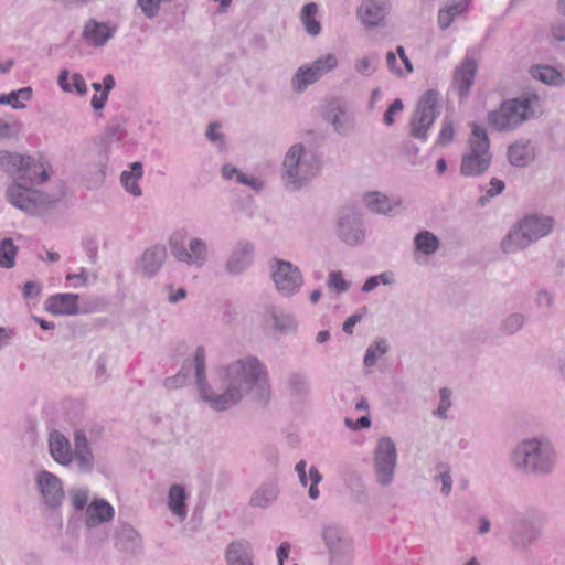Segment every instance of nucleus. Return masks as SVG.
<instances>
[{
  "label": "nucleus",
  "mask_w": 565,
  "mask_h": 565,
  "mask_svg": "<svg viewBox=\"0 0 565 565\" xmlns=\"http://www.w3.org/2000/svg\"><path fill=\"white\" fill-rule=\"evenodd\" d=\"M509 162L519 168L529 166L535 158V148L530 140H519L508 148Z\"/></svg>",
  "instance_id": "c85d7f7f"
},
{
  "label": "nucleus",
  "mask_w": 565,
  "mask_h": 565,
  "mask_svg": "<svg viewBox=\"0 0 565 565\" xmlns=\"http://www.w3.org/2000/svg\"><path fill=\"white\" fill-rule=\"evenodd\" d=\"M440 114L439 94L429 89L419 98L409 121V134L416 139L427 140L428 130Z\"/></svg>",
  "instance_id": "9d476101"
},
{
  "label": "nucleus",
  "mask_w": 565,
  "mask_h": 565,
  "mask_svg": "<svg viewBox=\"0 0 565 565\" xmlns=\"http://www.w3.org/2000/svg\"><path fill=\"white\" fill-rule=\"evenodd\" d=\"M404 109V105L402 99L396 98L391 106L387 108V110L384 113L383 121L387 126H392L395 122L394 116L397 114H401Z\"/></svg>",
  "instance_id": "5fc2aeb1"
},
{
  "label": "nucleus",
  "mask_w": 565,
  "mask_h": 565,
  "mask_svg": "<svg viewBox=\"0 0 565 565\" xmlns=\"http://www.w3.org/2000/svg\"><path fill=\"white\" fill-rule=\"evenodd\" d=\"M22 129V124L19 121L8 122L0 119V139H11L17 137Z\"/></svg>",
  "instance_id": "603ef678"
},
{
  "label": "nucleus",
  "mask_w": 565,
  "mask_h": 565,
  "mask_svg": "<svg viewBox=\"0 0 565 565\" xmlns=\"http://www.w3.org/2000/svg\"><path fill=\"white\" fill-rule=\"evenodd\" d=\"M115 510L105 499L93 500L84 513V522L88 527H95L99 524L109 522L114 519Z\"/></svg>",
  "instance_id": "5701e85b"
},
{
  "label": "nucleus",
  "mask_w": 565,
  "mask_h": 565,
  "mask_svg": "<svg viewBox=\"0 0 565 565\" xmlns=\"http://www.w3.org/2000/svg\"><path fill=\"white\" fill-rule=\"evenodd\" d=\"M41 291V287L34 281H28L23 286V296L25 298H34Z\"/></svg>",
  "instance_id": "338daca9"
},
{
  "label": "nucleus",
  "mask_w": 565,
  "mask_h": 565,
  "mask_svg": "<svg viewBox=\"0 0 565 565\" xmlns=\"http://www.w3.org/2000/svg\"><path fill=\"white\" fill-rule=\"evenodd\" d=\"M287 387L295 397L302 398L310 393L308 375L302 372H294L287 377Z\"/></svg>",
  "instance_id": "ea45409f"
},
{
  "label": "nucleus",
  "mask_w": 565,
  "mask_h": 565,
  "mask_svg": "<svg viewBox=\"0 0 565 565\" xmlns=\"http://www.w3.org/2000/svg\"><path fill=\"white\" fill-rule=\"evenodd\" d=\"M535 305L539 308L545 307L551 309L554 306V295L547 289H540L535 295Z\"/></svg>",
  "instance_id": "052dcab7"
},
{
  "label": "nucleus",
  "mask_w": 565,
  "mask_h": 565,
  "mask_svg": "<svg viewBox=\"0 0 565 565\" xmlns=\"http://www.w3.org/2000/svg\"><path fill=\"white\" fill-rule=\"evenodd\" d=\"M107 99V92H103L100 95H94L90 100L92 107L96 111L102 110L105 107Z\"/></svg>",
  "instance_id": "774afa93"
},
{
  "label": "nucleus",
  "mask_w": 565,
  "mask_h": 565,
  "mask_svg": "<svg viewBox=\"0 0 565 565\" xmlns=\"http://www.w3.org/2000/svg\"><path fill=\"white\" fill-rule=\"evenodd\" d=\"M387 352V345L385 340L381 339L372 343L365 352L364 364L366 366H373L376 364L379 359Z\"/></svg>",
  "instance_id": "49530a36"
},
{
  "label": "nucleus",
  "mask_w": 565,
  "mask_h": 565,
  "mask_svg": "<svg viewBox=\"0 0 565 565\" xmlns=\"http://www.w3.org/2000/svg\"><path fill=\"white\" fill-rule=\"evenodd\" d=\"M530 74L546 85L561 86L565 82L562 73L548 65H534L530 68Z\"/></svg>",
  "instance_id": "c9c22d12"
},
{
  "label": "nucleus",
  "mask_w": 565,
  "mask_h": 565,
  "mask_svg": "<svg viewBox=\"0 0 565 565\" xmlns=\"http://www.w3.org/2000/svg\"><path fill=\"white\" fill-rule=\"evenodd\" d=\"M188 493L180 484H172L168 492V508L181 522L186 519L188 510L185 500Z\"/></svg>",
  "instance_id": "2f4dec72"
},
{
  "label": "nucleus",
  "mask_w": 565,
  "mask_h": 565,
  "mask_svg": "<svg viewBox=\"0 0 565 565\" xmlns=\"http://www.w3.org/2000/svg\"><path fill=\"white\" fill-rule=\"evenodd\" d=\"M73 462L76 470L82 473H89L95 467V456L89 445L86 431L77 428L74 431Z\"/></svg>",
  "instance_id": "a211bd4d"
},
{
  "label": "nucleus",
  "mask_w": 565,
  "mask_h": 565,
  "mask_svg": "<svg viewBox=\"0 0 565 565\" xmlns=\"http://www.w3.org/2000/svg\"><path fill=\"white\" fill-rule=\"evenodd\" d=\"M337 235L347 245L362 244L365 231L361 216L352 211L343 212L337 223Z\"/></svg>",
  "instance_id": "f3484780"
},
{
  "label": "nucleus",
  "mask_w": 565,
  "mask_h": 565,
  "mask_svg": "<svg viewBox=\"0 0 565 565\" xmlns=\"http://www.w3.org/2000/svg\"><path fill=\"white\" fill-rule=\"evenodd\" d=\"M33 90L31 87H22L9 94H0V105H10L13 109H24L25 102L31 100Z\"/></svg>",
  "instance_id": "58836bf2"
},
{
  "label": "nucleus",
  "mask_w": 565,
  "mask_h": 565,
  "mask_svg": "<svg viewBox=\"0 0 565 565\" xmlns=\"http://www.w3.org/2000/svg\"><path fill=\"white\" fill-rule=\"evenodd\" d=\"M308 64L321 79L326 74L338 67L339 61L335 54L326 53Z\"/></svg>",
  "instance_id": "37998d69"
},
{
  "label": "nucleus",
  "mask_w": 565,
  "mask_h": 565,
  "mask_svg": "<svg viewBox=\"0 0 565 565\" xmlns=\"http://www.w3.org/2000/svg\"><path fill=\"white\" fill-rule=\"evenodd\" d=\"M49 450L58 465L70 467L73 462V452L70 440L58 430L49 435Z\"/></svg>",
  "instance_id": "b1692460"
},
{
  "label": "nucleus",
  "mask_w": 565,
  "mask_h": 565,
  "mask_svg": "<svg viewBox=\"0 0 565 565\" xmlns=\"http://www.w3.org/2000/svg\"><path fill=\"white\" fill-rule=\"evenodd\" d=\"M65 279L72 282V287L81 288L88 284L89 273L85 268H81L76 274H67Z\"/></svg>",
  "instance_id": "4d7b16f0"
},
{
  "label": "nucleus",
  "mask_w": 565,
  "mask_h": 565,
  "mask_svg": "<svg viewBox=\"0 0 565 565\" xmlns=\"http://www.w3.org/2000/svg\"><path fill=\"white\" fill-rule=\"evenodd\" d=\"M390 10L387 0H363L358 9V17L366 28L381 24Z\"/></svg>",
  "instance_id": "aec40b11"
},
{
  "label": "nucleus",
  "mask_w": 565,
  "mask_h": 565,
  "mask_svg": "<svg viewBox=\"0 0 565 565\" xmlns=\"http://www.w3.org/2000/svg\"><path fill=\"white\" fill-rule=\"evenodd\" d=\"M118 543L127 550H134L139 546L140 536L138 532L129 524H122L117 533Z\"/></svg>",
  "instance_id": "c03bdc74"
},
{
  "label": "nucleus",
  "mask_w": 565,
  "mask_h": 565,
  "mask_svg": "<svg viewBox=\"0 0 565 565\" xmlns=\"http://www.w3.org/2000/svg\"><path fill=\"white\" fill-rule=\"evenodd\" d=\"M437 478L441 482V493L447 497L452 489V477L450 475V469L447 466L440 467V471Z\"/></svg>",
  "instance_id": "13d9d810"
},
{
  "label": "nucleus",
  "mask_w": 565,
  "mask_h": 565,
  "mask_svg": "<svg viewBox=\"0 0 565 565\" xmlns=\"http://www.w3.org/2000/svg\"><path fill=\"white\" fill-rule=\"evenodd\" d=\"M168 243L173 258L188 267L201 269L211 258L207 241L200 236H189L185 228L174 231Z\"/></svg>",
  "instance_id": "0eeeda50"
},
{
  "label": "nucleus",
  "mask_w": 565,
  "mask_h": 565,
  "mask_svg": "<svg viewBox=\"0 0 565 565\" xmlns=\"http://www.w3.org/2000/svg\"><path fill=\"white\" fill-rule=\"evenodd\" d=\"M254 254V243L248 239L237 241L225 260V271L231 276H239L244 274L253 264Z\"/></svg>",
  "instance_id": "2eb2a0df"
},
{
  "label": "nucleus",
  "mask_w": 565,
  "mask_h": 565,
  "mask_svg": "<svg viewBox=\"0 0 565 565\" xmlns=\"http://www.w3.org/2000/svg\"><path fill=\"white\" fill-rule=\"evenodd\" d=\"M35 487L44 504L50 509H57L63 504L65 492L63 481L47 470H40L34 477Z\"/></svg>",
  "instance_id": "4468645a"
},
{
  "label": "nucleus",
  "mask_w": 565,
  "mask_h": 565,
  "mask_svg": "<svg viewBox=\"0 0 565 565\" xmlns=\"http://www.w3.org/2000/svg\"><path fill=\"white\" fill-rule=\"evenodd\" d=\"M166 259V246L161 244L152 245L146 248L136 259L134 271L142 278H153L161 270Z\"/></svg>",
  "instance_id": "dca6fc26"
},
{
  "label": "nucleus",
  "mask_w": 565,
  "mask_h": 565,
  "mask_svg": "<svg viewBox=\"0 0 565 565\" xmlns=\"http://www.w3.org/2000/svg\"><path fill=\"white\" fill-rule=\"evenodd\" d=\"M236 180L238 183L247 185L257 192L264 188L263 180L254 175L245 174L243 172L238 173V178Z\"/></svg>",
  "instance_id": "bf43d9fd"
},
{
  "label": "nucleus",
  "mask_w": 565,
  "mask_h": 565,
  "mask_svg": "<svg viewBox=\"0 0 565 565\" xmlns=\"http://www.w3.org/2000/svg\"><path fill=\"white\" fill-rule=\"evenodd\" d=\"M327 120L340 135H348L353 129V118L348 114V107L341 100L330 103Z\"/></svg>",
  "instance_id": "a878e982"
},
{
  "label": "nucleus",
  "mask_w": 565,
  "mask_h": 565,
  "mask_svg": "<svg viewBox=\"0 0 565 565\" xmlns=\"http://www.w3.org/2000/svg\"><path fill=\"white\" fill-rule=\"evenodd\" d=\"M78 295L56 294L47 298L45 309L56 316H72L78 312Z\"/></svg>",
  "instance_id": "cd10ccee"
},
{
  "label": "nucleus",
  "mask_w": 565,
  "mask_h": 565,
  "mask_svg": "<svg viewBox=\"0 0 565 565\" xmlns=\"http://www.w3.org/2000/svg\"><path fill=\"white\" fill-rule=\"evenodd\" d=\"M451 407V391L448 387H443L439 390V403L437 408L433 412L435 417L440 419L447 418V413Z\"/></svg>",
  "instance_id": "09e8293b"
},
{
  "label": "nucleus",
  "mask_w": 565,
  "mask_h": 565,
  "mask_svg": "<svg viewBox=\"0 0 565 565\" xmlns=\"http://www.w3.org/2000/svg\"><path fill=\"white\" fill-rule=\"evenodd\" d=\"M416 250L425 256L434 255L440 247V239L430 231L418 232L414 237Z\"/></svg>",
  "instance_id": "e433bc0d"
},
{
  "label": "nucleus",
  "mask_w": 565,
  "mask_h": 565,
  "mask_svg": "<svg viewBox=\"0 0 565 565\" xmlns=\"http://www.w3.org/2000/svg\"><path fill=\"white\" fill-rule=\"evenodd\" d=\"M492 162L490 140L486 129L477 124L471 127L468 150L462 154L460 173L468 178L484 174Z\"/></svg>",
  "instance_id": "6e6552de"
},
{
  "label": "nucleus",
  "mask_w": 565,
  "mask_h": 565,
  "mask_svg": "<svg viewBox=\"0 0 565 565\" xmlns=\"http://www.w3.org/2000/svg\"><path fill=\"white\" fill-rule=\"evenodd\" d=\"M365 206L375 214H397L403 207L401 199H391L382 192H369L363 198Z\"/></svg>",
  "instance_id": "4be33fe9"
},
{
  "label": "nucleus",
  "mask_w": 565,
  "mask_h": 565,
  "mask_svg": "<svg viewBox=\"0 0 565 565\" xmlns=\"http://www.w3.org/2000/svg\"><path fill=\"white\" fill-rule=\"evenodd\" d=\"M221 126L217 122H211L206 129V138L216 145H224V135L220 131Z\"/></svg>",
  "instance_id": "680f3d73"
},
{
  "label": "nucleus",
  "mask_w": 565,
  "mask_h": 565,
  "mask_svg": "<svg viewBox=\"0 0 565 565\" xmlns=\"http://www.w3.org/2000/svg\"><path fill=\"white\" fill-rule=\"evenodd\" d=\"M143 175V166L140 161L132 162L129 170L121 172L120 182L124 189L131 195L139 198L142 195V189L139 181Z\"/></svg>",
  "instance_id": "7c9ffc66"
},
{
  "label": "nucleus",
  "mask_w": 565,
  "mask_h": 565,
  "mask_svg": "<svg viewBox=\"0 0 565 565\" xmlns=\"http://www.w3.org/2000/svg\"><path fill=\"white\" fill-rule=\"evenodd\" d=\"M455 135V128L451 120L445 118L443 121L441 130L438 136V142L440 145H448L452 141Z\"/></svg>",
  "instance_id": "6e6d98bb"
},
{
  "label": "nucleus",
  "mask_w": 565,
  "mask_h": 565,
  "mask_svg": "<svg viewBox=\"0 0 565 565\" xmlns=\"http://www.w3.org/2000/svg\"><path fill=\"white\" fill-rule=\"evenodd\" d=\"M327 285L337 292H345L350 288V282L344 280L341 271H331Z\"/></svg>",
  "instance_id": "3c124183"
},
{
  "label": "nucleus",
  "mask_w": 565,
  "mask_h": 565,
  "mask_svg": "<svg viewBox=\"0 0 565 565\" xmlns=\"http://www.w3.org/2000/svg\"><path fill=\"white\" fill-rule=\"evenodd\" d=\"M540 98L536 94H523L503 100L500 106L488 113V124L499 132H510L540 113Z\"/></svg>",
  "instance_id": "423d86ee"
},
{
  "label": "nucleus",
  "mask_w": 565,
  "mask_h": 565,
  "mask_svg": "<svg viewBox=\"0 0 565 565\" xmlns=\"http://www.w3.org/2000/svg\"><path fill=\"white\" fill-rule=\"evenodd\" d=\"M167 291V299L170 303H177L186 297V290L183 287L174 289L172 286H168Z\"/></svg>",
  "instance_id": "e2e57ef3"
},
{
  "label": "nucleus",
  "mask_w": 565,
  "mask_h": 565,
  "mask_svg": "<svg viewBox=\"0 0 565 565\" xmlns=\"http://www.w3.org/2000/svg\"><path fill=\"white\" fill-rule=\"evenodd\" d=\"M270 275L277 291L285 297L298 292L303 284L300 269L288 260L274 259Z\"/></svg>",
  "instance_id": "f8f14e48"
},
{
  "label": "nucleus",
  "mask_w": 565,
  "mask_h": 565,
  "mask_svg": "<svg viewBox=\"0 0 565 565\" xmlns=\"http://www.w3.org/2000/svg\"><path fill=\"white\" fill-rule=\"evenodd\" d=\"M318 6L315 2L307 3L300 11V21L306 32L311 36H317L321 32V24L317 20Z\"/></svg>",
  "instance_id": "4c0bfd02"
},
{
  "label": "nucleus",
  "mask_w": 565,
  "mask_h": 565,
  "mask_svg": "<svg viewBox=\"0 0 565 565\" xmlns=\"http://www.w3.org/2000/svg\"><path fill=\"white\" fill-rule=\"evenodd\" d=\"M320 166L316 154L303 143H294L286 151L280 179L286 190L296 192L307 186L319 173Z\"/></svg>",
  "instance_id": "39448f33"
},
{
  "label": "nucleus",
  "mask_w": 565,
  "mask_h": 565,
  "mask_svg": "<svg viewBox=\"0 0 565 565\" xmlns=\"http://www.w3.org/2000/svg\"><path fill=\"white\" fill-rule=\"evenodd\" d=\"M18 248L11 238L2 239L0 244V267L12 268L15 264Z\"/></svg>",
  "instance_id": "a18cd8bd"
},
{
  "label": "nucleus",
  "mask_w": 565,
  "mask_h": 565,
  "mask_svg": "<svg viewBox=\"0 0 565 565\" xmlns=\"http://www.w3.org/2000/svg\"><path fill=\"white\" fill-rule=\"evenodd\" d=\"M380 63V56L376 53H370L359 56L354 61V71L364 77H371L376 73Z\"/></svg>",
  "instance_id": "79ce46f5"
},
{
  "label": "nucleus",
  "mask_w": 565,
  "mask_h": 565,
  "mask_svg": "<svg viewBox=\"0 0 565 565\" xmlns=\"http://www.w3.org/2000/svg\"><path fill=\"white\" fill-rule=\"evenodd\" d=\"M486 194L487 196H481L479 199V205H484L489 198H494L503 192L505 189V183L501 179L492 178L487 185Z\"/></svg>",
  "instance_id": "8fccbe9b"
},
{
  "label": "nucleus",
  "mask_w": 565,
  "mask_h": 565,
  "mask_svg": "<svg viewBox=\"0 0 565 565\" xmlns=\"http://www.w3.org/2000/svg\"><path fill=\"white\" fill-rule=\"evenodd\" d=\"M320 81V77L315 73L310 65L303 64L297 68L290 79L292 92L300 94L303 93L310 85Z\"/></svg>",
  "instance_id": "473e14b6"
},
{
  "label": "nucleus",
  "mask_w": 565,
  "mask_h": 565,
  "mask_svg": "<svg viewBox=\"0 0 565 565\" xmlns=\"http://www.w3.org/2000/svg\"><path fill=\"white\" fill-rule=\"evenodd\" d=\"M469 2L467 0L452 1L447 3L438 12V25L445 30L450 26L452 21L467 11Z\"/></svg>",
  "instance_id": "72a5a7b5"
},
{
  "label": "nucleus",
  "mask_w": 565,
  "mask_h": 565,
  "mask_svg": "<svg viewBox=\"0 0 565 565\" xmlns=\"http://www.w3.org/2000/svg\"><path fill=\"white\" fill-rule=\"evenodd\" d=\"M1 166L11 175L12 181L6 189V199L14 207L38 214L53 203V198L38 189L52 175L49 162L29 154L4 152L0 157Z\"/></svg>",
  "instance_id": "f03ea898"
},
{
  "label": "nucleus",
  "mask_w": 565,
  "mask_h": 565,
  "mask_svg": "<svg viewBox=\"0 0 565 565\" xmlns=\"http://www.w3.org/2000/svg\"><path fill=\"white\" fill-rule=\"evenodd\" d=\"M333 565H348L353 558V545L344 531L335 525H328L322 532Z\"/></svg>",
  "instance_id": "ddd939ff"
},
{
  "label": "nucleus",
  "mask_w": 565,
  "mask_h": 565,
  "mask_svg": "<svg viewBox=\"0 0 565 565\" xmlns=\"http://www.w3.org/2000/svg\"><path fill=\"white\" fill-rule=\"evenodd\" d=\"M363 319V315L362 313H354L352 316H350L343 323L342 326V330L347 333V334H352L353 332V328L356 323H359L361 320Z\"/></svg>",
  "instance_id": "69168bd1"
},
{
  "label": "nucleus",
  "mask_w": 565,
  "mask_h": 565,
  "mask_svg": "<svg viewBox=\"0 0 565 565\" xmlns=\"http://www.w3.org/2000/svg\"><path fill=\"white\" fill-rule=\"evenodd\" d=\"M227 565H255L254 548L247 540H236L230 543L225 550Z\"/></svg>",
  "instance_id": "393cba45"
},
{
  "label": "nucleus",
  "mask_w": 565,
  "mask_h": 565,
  "mask_svg": "<svg viewBox=\"0 0 565 565\" xmlns=\"http://www.w3.org/2000/svg\"><path fill=\"white\" fill-rule=\"evenodd\" d=\"M70 78V72L68 70L64 68L60 72L57 77V84L61 87V89L65 93H73L76 92L78 95L84 96L87 93V85L79 73H74L72 75V84L68 82Z\"/></svg>",
  "instance_id": "f704fd0d"
},
{
  "label": "nucleus",
  "mask_w": 565,
  "mask_h": 565,
  "mask_svg": "<svg viewBox=\"0 0 565 565\" xmlns=\"http://www.w3.org/2000/svg\"><path fill=\"white\" fill-rule=\"evenodd\" d=\"M278 495V484L274 481L265 482L253 492L249 504L253 508L267 509L276 502Z\"/></svg>",
  "instance_id": "c756f323"
},
{
  "label": "nucleus",
  "mask_w": 565,
  "mask_h": 565,
  "mask_svg": "<svg viewBox=\"0 0 565 565\" xmlns=\"http://www.w3.org/2000/svg\"><path fill=\"white\" fill-rule=\"evenodd\" d=\"M510 461L522 473L545 477L555 469L557 454L550 439L531 437L515 445L511 451Z\"/></svg>",
  "instance_id": "7ed1b4c3"
},
{
  "label": "nucleus",
  "mask_w": 565,
  "mask_h": 565,
  "mask_svg": "<svg viewBox=\"0 0 565 565\" xmlns=\"http://www.w3.org/2000/svg\"><path fill=\"white\" fill-rule=\"evenodd\" d=\"M555 227V218L548 214L532 212L519 218L500 243L502 253L516 254L548 236Z\"/></svg>",
  "instance_id": "20e7f679"
},
{
  "label": "nucleus",
  "mask_w": 565,
  "mask_h": 565,
  "mask_svg": "<svg viewBox=\"0 0 565 565\" xmlns=\"http://www.w3.org/2000/svg\"><path fill=\"white\" fill-rule=\"evenodd\" d=\"M115 32L116 29L108 23L92 19L84 25L83 38L93 46H103L114 36Z\"/></svg>",
  "instance_id": "bb28decb"
},
{
  "label": "nucleus",
  "mask_w": 565,
  "mask_h": 565,
  "mask_svg": "<svg viewBox=\"0 0 565 565\" xmlns=\"http://www.w3.org/2000/svg\"><path fill=\"white\" fill-rule=\"evenodd\" d=\"M478 64L472 57L466 56L463 61L456 66L452 75V85L461 99H466L475 82Z\"/></svg>",
  "instance_id": "6ab92c4d"
},
{
  "label": "nucleus",
  "mask_w": 565,
  "mask_h": 565,
  "mask_svg": "<svg viewBox=\"0 0 565 565\" xmlns=\"http://www.w3.org/2000/svg\"><path fill=\"white\" fill-rule=\"evenodd\" d=\"M544 516L536 509H526L512 523L509 539L514 548L527 550L542 534Z\"/></svg>",
  "instance_id": "1a4fd4ad"
},
{
  "label": "nucleus",
  "mask_w": 565,
  "mask_h": 565,
  "mask_svg": "<svg viewBox=\"0 0 565 565\" xmlns=\"http://www.w3.org/2000/svg\"><path fill=\"white\" fill-rule=\"evenodd\" d=\"M309 479H310L311 484L309 487L308 494H309L310 499L316 500L319 498V494H320L318 484L322 480V476L319 472V470L317 469V467L311 466L309 468Z\"/></svg>",
  "instance_id": "864d4df0"
},
{
  "label": "nucleus",
  "mask_w": 565,
  "mask_h": 565,
  "mask_svg": "<svg viewBox=\"0 0 565 565\" xmlns=\"http://www.w3.org/2000/svg\"><path fill=\"white\" fill-rule=\"evenodd\" d=\"M265 319L280 334L295 333L298 329V321L294 313L276 306L266 307Z\"/></svg>",
  "instance_id": "412c9836"
},
{
  "label": "nucleus",
  "mask_w": 565,
  "mask_h": 565,
  "mask_svg": "<svg viewBox=\"0 0 565 565\" xmlns=\"http://www.w3.org/2000/svg\"><path fill=\"white\" fill-rule=\"evenodd\" d=\"M290 550H291V545L288 542H282L278 546V548L276 551V556H277L278 565H285V562L289 557Z\"/></svg>",
  "instance_id": "0e129e2a"
},
{
  "label": "nucleus",
  "mask_w": 565,
  "mask_h": 565,
  "mask_svg": "<svg viewBox=\"0 0 565 565\" xmlns=\"http://www.w3.org/2000/svg\"><path fill=\"white\" fill-rule=\"evenodd\" d=\"M373 466L376 482L381 487L391 486L397 467V449L391 437L382 436L377 439L373 451Z\"/></svg>",
  "instance_id": "9b49d317"
},
{
  "label": "nucleus",
  "mask_w": 565,
  "mask_h": 565,
  "mask_svg": "<svg viewBox=\"0 0 565 565\" xmlns=\"http://www.w3.org/2000/svg\"><path fill=\"white\" fill-rule=\"evenodd\" d=\"M70 501L72 507L77 510L82 511L88 505L89 500V490L85 487H75L70 489Z\"/></svg>",
  "instance_id": "de8ad7c7"
},
{
  "label": "nucleus",
  "mask_w": 565,
  "mask_h": 565,
  "mask_svg": "<svg viewBox=\"0 0 565 565\" xmlns=\"http://www.w3.org/2000/svg\"><path fill=\"white\" fill-rule=\"evenodd\" d=\"M192 371L200 399L215 412L228 411L248 395L264 405L271 398L268 370L256 356L234 360L218 367L210 380L206 375L205 349L198 347L192 359L184 361L177 374L164 380V387H183Z\"/></svg>",
  "instance_id": "f257e3e1"
},
{
  "label": "nucleus",
  "mask_w": 565,
  "mask_h": 565,
  "mask_svg": "<svg viewBox=\"0 0 565 565\" xmlns=\"http://www.w3.org/2000/svg\"><path fill=\"white\" fill-rule=\"evenodd\" d=\"M526 321L527 317L524 313L511 312L501 320L499 331L503 335H513L523 329Z\"/></svg>",
  "instance_id": "a19ab883"
}]
</instances>
